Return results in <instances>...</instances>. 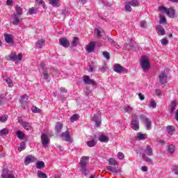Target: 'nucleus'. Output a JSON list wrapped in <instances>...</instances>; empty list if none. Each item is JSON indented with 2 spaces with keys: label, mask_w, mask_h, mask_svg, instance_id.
<instances>
[{
  "label": "nucleus",
  "mask_w": 178,
  "mask_h": 178,
  "mask_svg": "<svg viewBox=\"0 0 178 178\" xmlns=\"http://www.w3.org/2000/svg\"><path fill=\"white\" fill-rule=\"evenodd\" d=\"M90 160V157L88 156H82L80 160V172L83 176H87L90 172L87 170V161Z\"/></svg>",
  "instance_id": "nucleus-1"
},
{
  "label": "nucleus",
  "mask_w": 178,
  "mask_h": 178,
  "mask_svg": "<svg viewBox=\"0 0 178 178\" xmlns=\"http://www.w3.org/2000/svg\"><path fill=\"white\" fill-rule=\"evenodd\" d=\"M131 127L133 130L138 131L140 130V121L138 120V116L136 113L131 115Z\"/></svg>",
  "instance_id": "nucleus-2"
},
{
  "label": "nucleus",
  "mask_w": 178,
  "mask_h": 178,
  "mask_svg": "<svg viewBox=\"0 0 178 178\" xmlns=\"http://www.w3.org/2000/svg\"><path fill=\"white\" fill-rule=\"evenodd\" d=\"M140 65L143 70V72H147V70H149V67H151V65H149V59H148V57L147 56H142Z\"/></svg>",
  "instance_id": "nucleus-3"
},
{
  "label": "nucleus",
  "mask_w": 178,
  "mask_h": 178,
  "mask_svg": "<svg viewBox=\"0 0 178 178\" xmlns=\"http://www.w3.org/2000/svg\"><path fill=\"white\" fill-rule=\"evenodd\" d=\"M159 10L163 13H166L171 19L176 17V11L173 8H166L165 6H160Z\"/></svg>",
  "instance_id": "nucleus-4"
},
{
  "label": "nucleus",
  "mask_w": 178,
  "mask_h": 178,
  "mask_svg": "<svg viewBox=\"0 0 178 178\" xmlns=\"http://www.w3.org/2000/svg\"><path fill=\"white\" fill-rule=\"evenodd\" d=\"M139 118L145 124L147 130H150L152 126V122L151 121V120L148 118H146L144 114L140 115Z\"/></svg>",
  "instance_id": "nucleus-5"
},
{
  "label": "nucleus",
  "mask_w": 178,
  "mask_h": 178,
  "mask_svg": "<svg viewBox=\"0 0 178 178\" xmlns=\"http://www.w3.org/2000/svg\"><path fill=\"white\" fill-rule=\"evenodd\" d=\"M168 79V75H166V72L165 70L161 71L160 74L159 75V81L161 84L165 85L168 81L166 79Z\"/></svg>",
  "instance_id": "nucleus-6"
},
{
  "label": "nucleus",
  "mask_w": 178,
  "mask_h": 178,
  "mask_svg": "<svg viewBox=\"0 0 178 178\" xmlns=\"http://www.w3.org/2000/svg\"><path fill=\"white\" fill-rule=\"evenodd\" d=\"M113 70L115 73H127V69L118 63L114 64Z\"/></svg>",
  "instance_id": "nucleus-7"
},
{
  "label": "nucleus",
  "mask_w": 178,
  "mask_h": 178,
  "mask_svg": "<svg viewBox=\"0 0 178 178\" xmlns=\"http://www.w3.org/2000/svg\"><path fill=\"white\" fill-rule=\"evenodd\" d=\"M92 121L95 122L96 127H99L102 123L101 113L94 114Z\"/></svg>",
  "instance_id": "nucleus-8"
},
{
  "label": "nucleus",
  "mask_w": 178,
  "mask_h": 178,
  "mask_svg": "<svg viewBox=\"0 0 178 178\" xmlns=\"http://www.w3.org/2000/svg\"><path fill=\"white\" fill-rule=\"evenodd\" d=\"M9 58L10 60H12L13 62H15V60H22V59H23V54L19 53L17 56L16 53H11L9 55Z\"/></svg>",
  "instance_id": "nucleus-9"
},
{
  "label": "nucleus",
  "mask_w": 178,
  "mask_h": 178,
  "mask_svg": "<svg viewBox=\"0 0 178 178\" xmlns=\"http://www.w3.org/2000/svg\"><path fill=\"white\" fill-rule=\"evenodd\" d=\"M60 138H63L64 140V141H67V143H72V138L70 137V134H69L68 131H65L63 132L60 135Z\"/></svg>",
  "instance_id": "nucleus-10"
},
{
  "label": "nucleus",
  "mask_w": 178,
  "mask_h": 178,
  "mask_svg": "<svg viewBox=\"0 0 178 178\" xmlns=\"http://www.w3.org/2000/svg\"><path fill=\"white\" fill-rule=\"evenodd\" d=\"M41 140H42V144L43 145V147L44 148H47L48 146V144H49V138H48V136L45 134H41Z\"/></svg>",
  "instance_id": "nucleus-11"
},
{
  "label": "nucleus",
  "mask_w": 178,
  "mask_h": 178,
  "mask_svg": "<svg viewBox=\"0 0 178 178\" xmlns=\"http://www.w3.org/2000/svg\"><path fill=\"white\" fill-rule=\"evenodd\" d=\"M35 161H37V159H35L34 156L31 154H29L26 156V159L24 160V163L26 165H30V163L33 162H35Z\"/></svg>",
  "instance_id": "nucleus-12"
},
{
  "label": "nucleus",
  "mask_w": 178,
  "mask_h": 178,
  "mask_svg": "<svg viewBox=\"0 0 178 178\" xmlns=\"http://www.w3.org/2000/svg\"><path fill=\"white\" fill-rule=\"evenodd\" d=\"M83 82L85 84H88L90 86H97V82L94 79H90V76L85 75L83 76Z\"/></svg>",
  "instance_id": "nucleus-13"
},
{
  "label": "nucleus",
  "mask_w": 178,
  "mask_h": 178,
  "mask_svg": "<svg viewBox=\"0 0 178 178\" xmlns=\"http://www.w3.org/2000/svg\"><path fill=\"white\" fill-rule=\"evenodd\" d=\"M11 23L14 24V26H17L19 23H20V16L17 15L16 14H13L11 15Z\"/></svg>",
  "instance_id": "nucleus-14"
},
{
  "label": "nucleus",
  "mask_w": 178,
  "mask_h": 178,
  "mask_svg": "<svg viewBox=\"0 0 178 178\" xmlns=\"http://www.w3.org/2000/svg\"><path fill=\"white\" fill-rule=\"evenodd\" d=\"M18 123H19V124L22 126L25 130H30V129H31V125L30 123L23 120V119H19Z\"/></svg>",
  "instance_id": "nucleus-15"
},
{
  "label": "nucleus",
  "mask_w": 178,
  "mask_h": 178,
  "mask_svg": "<svg viewBox=\"0 0 178 178\" xmlns=\"http://www.w3.org/2000/svg\"><path fill=\"white\" fill-rule=\"evenodd\" d=\"M62 129H63V124L60 122H57L54 128L56 135L60 134L62 131Z\"/></svg>",
  "instance_id": "nucleus-16"
},
{
  "label": "nucleus",
  "mask_w": 178,
  "mask_h": 178,
  "mask_svg": "<svg viewBox=\"0 0 178 178\" xmlns=\"http://www.w3.org/2000/svg\"><path fill=\"white\" fill-rule=\"evenodd\" d=\"M60 45L64 47V48H67V47L70 46V42L69 40L65 38H61L59 39Z\"/></svg>",
  "instance_id": "nucleus-17"
},
{
  "label": "nucleus",
  "mask_w": 178,
  "mask_h": 178,
  "mask_svg": "<svg viewBox=\"0 0 178 178\" xmlns=\"http://www.w3.org/2000/svg\"><path fill=\"white\" fill-rule=\"evenodd\" d=\"M4 40L7 44H13V35L9 33H4Z\"/></svg>",
  "instance_id": "nucleus-18"
},
{
  "label": "nucleus",
  "mask_w": 178,
  "mask_h": 178,
  "mask_svg": "<svg viewBox=\"0 0 178 178\" xmlns=\"http://www.w3.org/2000/svg\"><path fill=\"white\" fill-rule=\"evenodd\" d=\"M143 151L147 156H152V155H154L152 147L148 145H147L145 149H144Z\"/></svg>",
  "instance_id": "nucleus-19"
},
{
  "label": "nucleus",
  "mask_w": 178,
  "mask_h": 178,
  "mask_svg": "<svg viewBox=\"0 0 178 178\" xmlns=\"http://www.w3.org/2000/svg\"><path fill=\"white\" fill-rule=\"evenodd\" d=\"M95 50V42H90V43L86 49L87 52L90 54V52H94Z\"/></svg>",
  "instance_id": "nucleus-20"
},
{
  "label": "nucleus",
  "mask_w": 178,
  "mask_h": 178,
  "mask_svg": "<svg viewBox=\"0 0 178 178\" xmlns=\"http://www.w3.org/2000/svg\"><path fill=\"white\" fill-rule=\"evenodd\" d=\"M156 31L158 33L159 35H165V34H166L165 29L163 28V26L161 25L156 26Z\"/></svg>",
  "instance_id": "nucleus-21"
},
{
  "label": "nucleus",
  "mask_w": 178,
  "mask_h": 178,
  "mask_svg": "<svg viewBox=\"0 0 178 178\" xmlns=\"http://www.w3.org/2000/svg\"><path fill=\"white\" fill-rule=\"evenodd\" d=\"M95 33H96L97 37L99 38L101 37L103 38L104 36V29H102L101 27H98L95 30Z\"/></svg>",
  "instance_id": "nucleus-22"
},
{
  "label": "nucleus",
  "mask_w": 178,
  "mask_h": 178,
  "mask_svg": "<svg viewBox=\"0 0 178 178\" xmlns=\"http://www.w3.org/2000/svg\"><path fill=\"white\" fill-rule=\"evenodd\" d=\"M99 141H100V143H108L109 141V136H105L104 134H102L99 136Z\"/></svg>",
  "instance_id": "nucleus-23"
},
{
  "label": "nucleus",
  "mask_w": 178,
  "mask_h": 178,
  "mask_svg": "<svg viewBox=\"0 0 178 178\" xmlns=\"http://www.w3.org/2000/svg\"><path fill=\"white\" fill-rule=\"evenodd\" d=\"M177 106V102L176 101L171 102V104L170 105V113H175V111H176V106Z\"/></svg>",
  "instance_id": "nucleus-24"
},
{
  "label": "nucleus",
  "mask_w": 178,
  "mask_h": 178,
  "mask_svg": "<svg viewBox=\"0 0 178 178\" xmlns=\"http://www.w3.org/2000/svg\"><path fill=\"white\" fill-rule=\"evenodd\" d=\"M2 177L3 178H15V175L12 171H7L6 172H4L2 174Z\"/></svg>",
  "instance_id": "nucleus-25"
},
{
  "label": "nucleus",
  "mask_w": 178,
  "mask_h": 178,
  "mask_svg": "<svg viewBox=\"0 0 178 178\" xmlns=\"http://www.w3.org/2000/svg\"><path fill=\"white\" fill-rule=\"evenodd\" d=\"M49 3L52 5L54 8H59L60 3H59V0H49Z\"/></svg>",
  "instance_id": "nucleus-26"
},
{
  "label": "nucleus",
  "mask_w": 178,
  "mask_h": 178,
  "mask_svg": "<svg viewBox=\"0 0 178 178\" xmlns=\"http://www.w3.org/2000/svg\"><path fill=\"white\" fill-rule=\"evenodd\" d=\"M15 13L14 15H17V16H22L23 15V8L19 6H15Z\"/></svg>",
  "instance_id": "nucleus-27"
},
{
  "label": "nucleus",
  "mask_w": 178,
  "mask_h": 178,
  "mask_svg": "<svg viewBox=\"0 0 178 178\" xmlns=\"http://www.w3.org/2000/svg\"><path fill=\"white\" fill-rule=\"evenodd\" d=\"M176 130V127L172 125H168L166 127V131L170 134L172 135L173 133H175V131Z\"/></svg>",
  "instance_id": "nucleus-28"
},
{
  "label": "nucleus",
  "mask_w": 178,
  "mask_h": 178,
  "mask_svg": "<svg viewBox=\"0 0 178 178\" xmlns=\"http://www.w3.org/2000/svg\"><path fill=\"white\" fill-rule=\"evenodd\" d=\"M147 134H143L141 132L138 133L136 140H147Z\"/></svg>",
  "instance_id": "nucleus-29"
},
{
  "label": "nucleus",
  "mask_w": 178,
  "mask_h": 178,
  "mask_svg": "<svg viewBox=\"0 0 178 178\" xmlns=\"http://www.w3.org/2000/svg\"><path fill=\"white\" fill-rule=\"evenodd\" d=\"M44 42H45V40L44 39L38 40L35 44L36 48H38V49H41V48H42V46L44 45Z\"/></svg>",
  "instance_id": "nucleus-30"
},
{
  "label": "nucleus",
  "mask_w": 178,
  "mask_h": 178,
  "mask_svg": "<svg viewBox=\"0 0 178 178\" xmlns=\"http://www.w3.org/2000/svg\"><path fill=\"white\" fill-rule=\"evenodd\" d=\"M97 140L95 139H92L91 140H88L87 142V145L88 147H90V148L92 147H95V145H97Z\"/></svg>",
  "instance_id": "nucleus-31"
},
{
  "label": "nucleus",
  "mask_w": 178,
  "mask_h": 178,
  "mask_svg": "<svg viewBox=\"0 0 178 178\" xmlns=\"http://www.w3.org/2000/svg\"><path fill=\"white\" fill-rule=\"evenodd\" d=\"M142 159H143V161H145V162H147V163H152V159L147 156V154H142Z\"/></svg>",
  "instance_id": "nucleus-32"
},
{
  "label": "nucleus",
  "mask_w": 178,
  "mask_h": 178,
  "mask_svg": "<svg viewBox=\"0 0 178 178\" xmlns=\"http://www.w3.org/2000/svg\"><path fill=\"white\" fill-rule=\"evenodd\" d=\"M80 119V115L79 114H74L70 118V120L72 123L74 122H77Z\"/></svg>",
  "instance_id": "nucleus-33"
},
{
  "label": "nucleus",
  "mask_w": 178,
  "mask_h": 178,
  "mask_svg": "<svg viewBox=\"0 0 178 178\" xmlns=\"http://www.w3.org/2000/svg\"><path fill=\"white\" fill-rule=\"evenodd\" d=\"M107 170L112 172V173H119L120 169L113 168L112 166H107Z\"/></svg>",
  "instance_id": "nucleus-34"
},
{
  "label": "nucleus",
  "mask_w": 178,
  "mask_h": 178,
  "mask_svg": "<svg viewBox=\"0 0 178 178\" xmlns=\"http://www.w3.org/2000/svg\"><path fill=\"white\" fill-rule=\"evenodd\" d=\"M37 169H42V168H45V163L44 161H38L36 163Z\"/></svg>",
  "instance_id": "nucleus-35"
},
{
  "label": "nucleus",
  "mask_w": 178,
  "mask_h": 178,
  "mask_svg": "<svg viewBox=\"0 0 178 178\" xmlns=\"http://www.w3.org/2000/svg\"><path fill=\"white\" fill-rule=\"evenodd\" d=\"M5 101H6V94H1L0 95V105H3V104H5Z\"/></svg>",
  "instance_id": "nucleus-36"
},
{
  "label": "nucleus",
  "mask_w": 178,
  "mask_h": 178,
  "mask_svg": "<svg viewBox=\"0 0 178 178\" xmlns=\"http://www.w3.org/2000/svg\"><path fill=\"white\" fill-rule=\"evenodd\" d=\"M123 112H127V113H131V111H133V108L130 106H125L122 108Z\"/></svg>",
  "instance_id": "nucleus-37"
},
{
  "label": "nucleus",
  "mask_w": 178,
  "mask_h": 178,
  "mask_svg": "<svg viewBox=\"0 0 178 178\" xmlns=\"http://www.w3.org/2000/svg\"><path fill=\"white\" fill-rule=\"evenodd\" d=\"M8 134H9V130L7 128L0 130V136H8Z\"/></svg>",
  "instance_id": "nucleus-38"
},
{
  "label": "nucleus",
  "mask_w": 178,
  "mask_h": 178,
  "mask_svg": "<svg viewBox=\"0 0 178 178\" xmlns=\"http://www.w3.org/2000/svg\"><path fill=\"white\" fill-rule=\"evenodd\" d=\"M42 74H43V79H44V80H47V81H50V80H48V79L49 78V74H48V70H44V71L42 72Z\"/></svg>",
  "instance_id": "nucleus-39"
},
{
  "label": "nucleus",
  "mask_w": 178,
  "mask_h": 178,
  "mask_svg": "<svg viewBox=\"0 0 178 178\" xmlns=\"http://www.w3.org/2000/svg\"><path fill=\"white\" fill-rule=\"evenodd\" d=\"M24 149H26V142L22 141L19 147H18V151L21 152V151H23Z\"/></svg>",
  "instance_id": "nucleus-40"
},
{
  "label": "nucleus",
  "mask_w": 178,
  "mask_h": 178,
  "mask_svg": "<svg viewBox=\"0 0 178 178\" xmlns=\"http://www.w3.org/2000/svg\"><path fill=\"white\" fill-rule=\"evenodd\" d=\"M16 134L17 137H18L19 140H23V138H24V133H23L22 131H17Z\"/></svg>",
  "instance_id": "nucleus-41"
},
{
  "label": "nucleus",
  "mask_w": 178,
  "mask_h": 178,
  "mask_svg": "<svg viewBox=\"0 0 178 178\" xmlns=\"http://www.w3.org/2000/svg\"><path fill=\"white\" fill-rule=\"evenodd\" d=\"M38 10L35 8H31L29 9L28 13L29 15H37Z\"/></svg>",
  "instance_id": "nucleus-42"
},
{
  "label": "nucleus",
  "mask_w": 178,
  "mask_h": 178,
  "mask_svg": "<svg viewBox=\"0 0 178 178\" xmlns=\"http://www.w3.org/2000/svg\"><path fill=\"white\" fill-rule=\"evenodd\" d=\"M108 65H106V63H104L102 67L99 68L100 72L102 73H105V72H108Z\"/></svg>",
  "instance_id": "nucleus-43"
},
{
  "label": "nucleus",
  "mask_w": 178,
  "mask_h": 178,
  "mask_svg": "<svg viewBox=\"0 0 178 178\" xmlns=\"http://www.w3.org/2000/svg\"><path fill=\"white\" fill-rule=\"evenodd\" d=\"M38 177L39 178H48L47 174L42 172V171H38Z\"/></svg>",
  "instance_id": "nucleus-44"
},
{
  "label": "nucleus",
  "mask_w": 178,
  "mask_h": 178,
  "mask_svg": "<svg viewBox=\"0 0 178 178\" xmlns=\"http://www.w3.org/2000/svg\"><path fill=\"white\" fill-rule=\"evenodd\" d=\"M19 102L21 104V106L22 109H26V106L28 105V102L26 100L20 99Z\"/></svg>",
  "instance_id": "nucleus-45"
},
{
  "label": "nucleus",
  "mask_w": 178,
  "mask_h": 178,
  "mask_svg": "<svg viewBox=\"0 0 178 178\" xmlns=\"http://www.w3.org/2000/svg\"><path fill=\"white\" fill-rule=\"evenodd\" d=\"M4 81L8 84L9 87H13V81H12V79L10 78H6L4 79Z\"/></svg>",
  "instance_id": "nucleus-46"
},
{
  "label": "nucleus",
  "mask_w": 178,
  "mask_h": 178,
  "mask_svg": "<svg viewBox=\"0 0 178 178\" xmlns=\"http://www.w3.org/2000/svg\"><path fill=\"white\" fill-rule=\"evenodd\" d=\"M31 111L33 113H40V112H41V110L35 106H32Z\"/></svg>",
  "instance_id": "nucleus-47"
},
{
  "label": "nucleus",
  "mask_w": 178,
  "mask_h": 178,
  "mask_svg": "<svg viewBox=\"0 0 178 178\" xmlns=\"http://www.w3.org/2000/svg\"><path fill=\"white\" fill-rule=\"evenodd\" d=\"M175 145H170L168 146V152H170V154H175Z\"/></svg>",
  "instance_id": "nucleus-48"
},
{
  "label": "nucleus",
  "mask_w": 178,
  "mask_h": 178,
  "mask_svg": "<svg viewBox=\"0 0 178 178\" xmlns=\"http://www.w3.org/2000/svg\"><path fill=\"white\" fill-rule=\"evenodd\" d=\"M125 12H131V5L128 3V4H126L124 6Z\"/></svg>",
  "instance_id": "nucleus-49"
},
{
  "label": "nucleus",
  "mask_w": 178,
  "mask_h": 178,
  "mask_svg": "<svg viewBox=\"0 0 178 178\" xmlns=\"http://www.w3.org/2000/svg\"><path fill=\"white\" fill-rule=\"evenodd\" d=\"M129 5H131V6H137L138 5V1L132 0V1H129Z\"/></svg>",
  "instance_id": "nucleus-50"
},
{
  "label": "nucleus",
  "mask_w": 178,
  "mask_h": 178,
  "mask_svg": "<svg viewBox=\"0 0 178 178\" xmlns=\"http://www.w3.org/2000/svg\"><path fill=\"white\" fill-rule=\"evenodd\" d=\"M8 120V115H4L0 117V122L2 123L6 122Z\"/></svg>",
  "instance_id": "nucleus-51"
},
{
  "label": "nucleus",
  "mask_w": 178,
  "mask_h": 178,
  "mask_svg": "<svg viewBox=\"0 0 178 178\" xmlns=\"http://www.w3.org/2000/svg\"><path fill=\"white\" fill-rule=\"evenodd\" d=\"M108 40V42L111 44H115V40L111 38L109 36H104L103 37V40Z\"/></svg>",
  "instance_id": "nucleus-52"
},
{
  "label": "nucleus",
  "mask_w": 178,
  "mask_h": 178,
  "mask_svg": "<svg viewBox=\"0 0 178 178\" xmlns=\"http://www.w3.org/2000/svg\"><path fill=\"white\" fill-rule=\"evenodd\" d=\"M166 24V18L164 16H160V24Z\"/></svg>",
  "instance_id": "nucleus-53"
},
{
  "label": "nucleus",
  "mask_w": 178,
  "mask_h": 178,
  "mask_svg": "<svg viewBox=\"0 0 178 178\" xmlns=\"http://www.w3.org/2000/svg\"><path fill=\"white\" fill-rule=\"evenodd\" d=\"M108 163H109V165L115 166V165H116V160H115V159H113V158H111L109 159Z\"/></svg>",
  "instance_id": "nucleus-54"
},
{
  "label": "nucleus",
  "mask_w": 178,
  "mask_h": 178,
  "mask_svg": "<svg viewBox=\"0 0 178 178\" xmlns=\"http://www.w3.org/2000/svg\"><path fill=\"white\" fill-rule=\"evenodd\" d=\"M161 43L163 45H168L169 44V40H168V39H166L165 38H163L161 40Z\"/></svg>",
  "instance_id": "nucleus-55"
},
{
  "label": "nucleus",
  "mask_w": 178,
  "mask_h": 178,
  "mask_svg": "<svg viewBox=\"0 0 178 178\" xmlns=\"http://www.w3.org/2000/svg\"><path fill=\"white\" fill-rule=\"evenodd\" d=\"M103 56H104V58H106V59H107V60H109V59H111V55L108 51H104Z\"/></svg>",
  "instance_id": "nucleus-56"
},
{
  "label": "nucleus",
  "mask_w": 178,
  "mask_h": 178,
  "mask_svg": "<svg viewBox=\"0 0 178 178\" xmlns=\"http://www.w3.org/2000/svg\"><path fill=\"white\" fill-rule=\"evenodd\" d=\"M77 42H79V38H74L72 42V45H74V47H77Z\"/></svg>",
  "instance_id": "nucleus-57"
},
{
  "label": "nucleus",
  "mask_w": 178,
  "mask_h": 178,
  "mask_svg": "<svg viewBox=\"0 0 178 178\" xmlns=\"http://www.w3.org/2000/svg\"><path fill=\"white\" fill-rule=\"evenodd\" d=\"M88 72H90V73H94V72H95V68L94 65H92L91 64L89 65Z\"/></svg>",
  "instance_id": "nucleus-58"
},
{
  "label": "nucleus",
  "mask_w": 178,
  "mask_h": 178,
  "mask_svg": "<svg viewBox=\"0 0 178 178\" xmlns=\"http://www.w3.org/2000/svg\"><path fill=\"white\" fill-rule=\"evenodd\" d=\"M140 24V27H142V29H147V22L141 21Z\"/></svg>",
  "instance_id": "nucleus-59"
},
{
  "label": "nucleus",
  "mask_w": 178,
  "mask_h": 178,
  "mask_svg": "<svg viewBox=\"0 0 178 178\" xmlns=\"http://www.w3.org/2000/svg\"><path fill=\"white\" fill-rule=\"evenodd\" d=\"M61 15H62V16H69V11H67V10L66 8H65L61 12Z\"/></svg>",
  "instance_id": "nucleus-60"
},
{
  "label": "nucleus",
  "mask_w": 178,
  "mask_h": 178,
  "mask_svg": "<svg viewBox=\"0 0 178 178\" xmlns=\"http://www.w3.org/2000/svg\"><path fill=\"white\" fill-rule=\"evenodd\" d=\"M149 107L153 108H156V102H155V101H152L149 104Z\"/></svg>",
  "instance_id": "nucleus-61"
},
{
  "label": "nucleus",
  "mask_w": 178,
  "mask_h": 178,
  "mask_svg": "<svg viewBox=\"0 0 178 178\" xmlns=\"http://www.w3.org/2000/svg\"><path fill=\"white\" fill-rule=\"evenodd\" d=\"M118 156L119 159H124V154L122 152H118Z\"/></svg>",
  "instance_id": "nucleus-62"
},
{
  "label": "nucleus",
  "mask_w": 178,
  "mask_h": 178,
  "mask_svg": "<svg viewBox=\"0 0 178 178\" xmlns=\"http://www.w3.org/2000/svg\"><path fill=\"white\" fill-rule=\"evenodd\" d=\"M125 49H127V51H130L131 49V44L129 43H127L124 44Z\"/></svg>",
  "instance_id": "nucleus-63"
},
{
  "label": "nucleus",
  "mask_w": 178,
  "mask_h": 178,
  "mask_svg": "<svg viewBox=\"0 0 178 178\" xmlns=\"http://www.w3.org/2000/svg\"><path fill=\"white\" fill-rule=\"evenodd\" d=\"M172 169H173V170L175 172V175H178V167L177 165H174L172 167Z\"/></svg>",
  "instance_id": "nucleus-64"
}]
</instances>
